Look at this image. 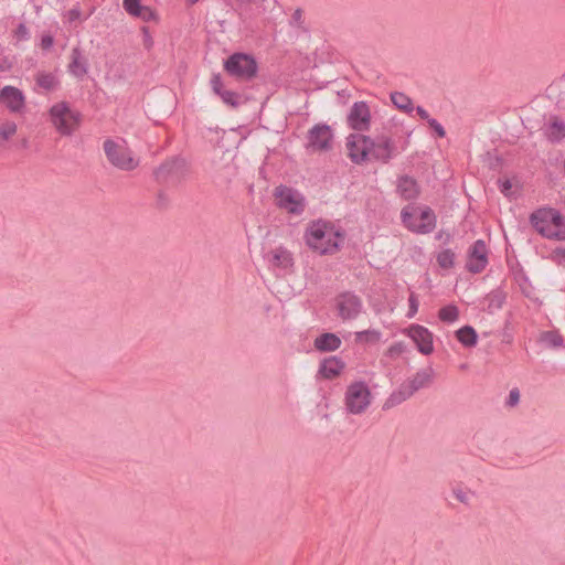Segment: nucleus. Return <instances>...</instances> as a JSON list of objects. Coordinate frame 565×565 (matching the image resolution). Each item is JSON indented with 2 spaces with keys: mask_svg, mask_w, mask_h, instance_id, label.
Instances as JSON below:
<instances>
[{
  "mask_svg": "<svg viewBox=\"0 0 565 565\" xmlns=\"http://www.w3.org/2000/svg\"><path fill=\"white\" fill-rule=\"evenodd\" d=\"M370 152L371 158L387 163L393 157L396 156V147L391 138L380 136L376 139L371 138Z\"/></svg>",
  "mask_w": 565,
  "mask_h": 565,
  "instance_id": "obj_12",
  "label": "nucleus"
},
{
  "mask_svg": "<svg viewBox=\"0 0 565 565\" xmlns=\"http://www.w3.org/2000/svg\"><path fill=\"white\" fill-rule=\"evenodd\" d=\"M14 33H15V36L20 40L26 41L30 39L29 29L26 28V25L24 23H20L18 25V28L15 29Z\"/></svg>",
  "mask_w": 565,
  "mask_h": 565,
  "instance_id": "obj_39",
  "label": "nucleus"
},
{
  "mask_svg": "<svg viewBox=\"0 0 565 565\" xmlns=\"http://www.w3.org/2000/svg\"><path fill=\"white\" fill-rule=\"evenodd\" d=\"M53 43H54V39L51 34H44L41 39V47L43 50L51 49Z\"/></svg>",
  "mask_w": 565,
  "mask_h": 565,
  "instance_id": "obj_44",
  "label": "nucleus"
},
{
  "mask_svg": "<svg viewBox=\"0 0 565 565\" xmlns=\"http://www.w3.org/2000/svg\"><path fill=\"white\" fill-rule=\"evenodd\" d=\"M307 245L321 255H332L340 248V243L344 238V233L326 221L312 222L306 231Z\"/></svg>",
  "mask_w": 565,
  "mask_h": 565,
  "instance_id": "obj_1",
  "label": "nucleus"
},
{
  "mask_svg": "<svg viewBox=\"0 0 565 565\" xmlns=\"http://www.w3.org/2000/svg\"><path fill=\"white\" fill-rule=\"evenodd\" d=\"M545 134L551 141L558 142L565 138V124L557 117H553Z\"/></svg>",
  "mask_w": 565,
  "mask_h": 565,
  "instance_id": "obj_27",
  "label": "nucleus"
},
{
  "mask_svg": "<svg viewBox=\"0 0 565 565\" xmlns=\"http://www.w3.org/2000/svg\"><path fill=\"white\" fill-rule=\"evenodd\" d=\"M407 335L415 342L417 350L424 354L429 355L434 351L433 333L425 327L419 324H412L406 330Z\"/></svg>",
  "mask_w": 565,
  "mask_h": 565,
  "instance_id": "obj_14",
  "label": "nucleus"
},
{
  "mask_svg": "<svg viewBox=\"0 0 565 565\" xmlns=\"http://www.w3.org/2000/svg\"><path fill=\"white\" fill-rule=\"evenodd\" d=\"M381 339V332L379 330H364L355 333V340L358 342H370L375 343Z\"/></svg>",
  "mask_w": 565,
  "mask_h": 565,
  "instance_id": "obj_34",
  "label": "nucleus"
},
{
  "mask_svg": "<svg viewBox=\"0 0 565 565\" xmlns=\"http://www.w3.org/2000/svg\"><path fill=\"white\" fill-rule=\"evenodd\" d=\"M50 116L53 125L62 135H71L78 126V115L72 111L64 102L53 105Z\"/></svg>",
  "mask_w": 565,
  "mask_h": 565,
  "instance_id": "obj_7",
  "label": "nucleus"
},
{
  "mask_svg": "<svg viewBox=\"0 0 565 565\" xmlns=\"http://www.w3.org/2000/svg\"><path fill=\"white\" fill-rule=\"evenodd\" d=\"M274 195L278 207L295 215L303 213L306 209V199L298 190L286 185H279L275 189Z\"/></svg>",
  "mask_w": 565,
  "mask_h": 565,
  "instance_id": "obj_5",
  "label": "nucleus"
},
{
  "mask_svg": "<svg viewBox=\"0 0 565 565\" xmlns=\"http://www.w3.org/2000/svg\"><path fill=\"white\" fill-rule=\"evenodd\" d=\"M428 125L437 134L438 137L443 138L446 135V131L444 127L436 120V119H428Z\"/></svg>",
  "mask_w": 565,
  "mask_h": 565,
  "instance_id": "obj_40",
  "label": "nucleus"
},
{
  "mask_svg": "<svg viewBox=\"0 0 565 565\" xmlns=\"http://www.w3.org/2000/svg\"><path fill=\"white\" fill-rule=\"evenodd\" d=\"M153 174L159 183L178 184L188 177L189 166L185 159L173 157L161 163Z\"/></svg>",
  "mask_w": 565,
  "mask_h": 565,
  "instance_id": "obj_4",
  "label": "nucleus"
},
{
  "mask_svg": "<svg viewBox=\"0 0 565 565\" xmlns=\"http://www.w3.org/2000/svg\"><path fill=\"white\" fill-rule=\"evenodd\" d=\"M416 113H417V115H418L422 119H424V120H427V121H428V119H431V118L429 117L428 111H427L425 108H423L422 106H417V107H416Z\"/></svg>",
  "mask_w": 565,
  "mask_h": 565,
  "instance_id": "obj_48",
  "label": "nucleus"
},
{
  "mask_svg": "<svg viewBox=\"0 0 565 565\" xmlns=\"http://www.w3.org/2000/svg\"><path fill=\"white\" fill-rule=\"evenodd\" d=\"M435 371L431 366H426L424 369L418 370L412 377L406 380L404 384L414 395L422 388L429 387L434 381Z\"/></svg>",
  "mask_w": 565,
  "mask_h": 565,
  "instance_id": "obj_17",
  "label": "nucleus"
},
{
  "mask_svg": "<svg viewBox=\"0 0 565 565\" xmlns=\"http://www.w3.org/2000/svg\"><path fill=\"white\" fill-rule=\"evenodd\" d=\"M541 341L550 348H559L563 345V337L555 331H546L542 333Z\"/></svg>",
  "mask_w": 565,
  "mask_h": 565,
  "instance_id": "obj_32",
  "label": "nucleus"
},
{
  "mask_svg": "<svg viewBox=\"0 0 565 565\" xmlns=\"http://www.w3.org/2000/svg\"><path fill=\"white\" fill-rule=\"evenodd\" d=\"M520 401V392L518 388H513L510 391L509 393V397H508V401H507V405L508 406H515Z\"/></svg>",
  "mask_w": 565,
  "mask_h": 565,
  "instance_id": "obj_41",
  "label": "nucleus"
},
{
  "mask_svg": "<svg viewBox=\"0 0 565 565\" xmlns=\"http://www.w3.org/2000/svg\"><path fill=\"white\" fill-rule=\"evenodd\" d=\"M437 263L444 269H449L455 265V253L447 248L438 253Z\"/></svg>",
  "mask_w": 565,
  "mask_h": 565,
  "instance_id": "obj_33",
  "label": "nucleus"
},
{
  "mask_svg": "<svg viewBox=\"0 0 565 565\" xmlns=\"http://www.w3.org/2000/svg\"><path fill=\"white\" fill-rule=\"evenodd\" d=\"M452 493L459 502L468 504L469 495L462 489H454Z\"/></svg>",
  "mask_w": 565,
  "mask_h": 565,
  "instance_id": "obj_43",
  "label": "nucleus"
},
{
  "mask_svg": "<svg viewBox=\"0 0 565 565\" xmlns=\"http://www.w3.org/2000/svg\"><path fill=\"white\" fill-rule=\"evenodd\" d=\"M122 7L129 14L137 17V14H140L143 6L140 0H122Z\"/></svg>",
  "mask_w": 565,
  "mask_h": 565,
  "instance_id": "obj_35",
  "label": "nucleus"
},
{
  "mask_svg": "<svg viewBox=\"0 0 565 565\" xmlns=\"http://www.w3.org/2000/svg\"><path fill=\"white\" fill-rule=\"evenodd\" d=\"M159 198L161 199V201H164V198L162 194H159Z\"/></svg>",
  "mask_w": 565,
  "mask_h": 565,
  "instance_id": "obj_52",
  "label": "nucleus"
},
{
  "mask_svg": "<svg viewBox=\"0 0 565 565\" xmlns=\"http://www.w3.org/2000/svg\"><path fill=\"white\" fill-rule=\"evenodd\" d=\"M408 301H409V311H408V313H407V317H409V318H411V317H413V316L417 312V310H418V301H417V299H416V297H415V295H414V294H412V295L409 296Z\"/></svg>",
  "mask_w": 565,
  "mask_h": 565,
  "instance_id": "obj_42",
  "label": "nucleus"
},
{
  "mask_svg": "<svg viewBox=\"0 0 565 565\" xmlns=\"http://www.w3.org/2000/svg\"><path fill=\"white\" fill-rule=\"evenodd\" d=\"M307 149L312 152L329 151L332 148L333 134L327 124H317L307 134Z\"/></svg>",
  "mask_w": 565,
  "mask_h": 565,
  "instance_id": "obj_9",
  "label": "nucleus"
},
{
  "mask_svg": "<svg viewBox=\"0 0 565 565\" xmlns=\"http://www.w3.org/2000/svg\"><path fill=\"white\" fill-rule=\"evenodd\" d=\"M511 188L512 183L510 180L507 179L501 183L500 190L504 195H509V191L511 190Z\"/></svg>",
  "mask_w": 565,
  "mask_h": 565,
  "instance_id": "obj_47",
  "label": "nucleus"
},
{
  "mask_svg": "<svg viewBox=\"0 0 565 565\" xmlns=\"http://www.w3.org/2000/svg\"><path fill=\"white\" fill-rule=\"evenodd\" d=\"M488 264L487 259V246L482 239H478L473 243L469 250V260L467 268L470 273H481Z\"/></svg>",
  "mask_w": 565,
  "mask_h": 565,
  "instance_id": "obj_16",
  "label": "nucleus"
},
{
  "mask_svg": "<svg viewBox=\"0 0 565 565\" xmlns=\"http://www.w3.org/2000/svg\"><path fill=\"white\" fill-rule=\"evenodd\" d=\"M438 318L443 322L452 323L459 318V309L455 305L445 306L439 310Z\"/></svg>",
  "mask_w": 565,
  "mask_h": 565,
  "instance_id": "obj_31",
  "label": "nucleus"
},
{
  "mask_svg": "<svg viewBox=\"0 0 565 565\" xmlns=\"http://www.w3.org/2000/svg\"><path fill=\"white\" fill-rule=\"evenodd\" d=\"M371 137L351 134L347 139L348 156L352 162L361 164L369 159Z\"/></svg>",
  "mask_w": 565,
  "mask_h": 565,
  "instance_id": "obj_11",
  "label": "nucleus"
},
{
  "mask_svg": "<svg viewBox=\"0 0 565 565\" xmlns=\"http://www.w3.org/2000/svg\"><path fill=\"white\" fill-rule=\"evenodd\" d=\"M290 24L297 28H303L302 10L296 9L291 15Z\"/></svg>",
  "mask_w": 565,
  "mask_h": 565,
  "instance_id": "obj_37",
  "label": "nucleus"
},
{
  "mask_svg": "<svg viewBox=\"0 0 565 565\" xmlns=\"http://www.w3.org/2000/svg\"><path fill=\"white\" fill-rule=\"evenodd\" d=\"M68 72L79 79H82L88 72L87 60L83 56L81 49L77 46L72 50Z\"/></svg>",
  "mask_w": 565,
  "mask_h": 565,
  "instance_id": "obj_20",
  "label": "nucleus"
},
{
  "mask_svg": "<svg viewBox=\"0 0 565 565\" xmlns=\"http://www.w3.org/2000/svg\"><path fill=\"white\" fill-rule=\"evenodd\" d=\"M344 367L345 363L341 359L329 356L320 363L319 373L322 377L331 380L340 375Z\"/></svg>",
  "mask_w": 565,
  "mask_h": 565,
  "instance_id": "obj_21",
  "label": "nucleus"
},
{
  "mask_svg": "<svg viewBox=\"0 0 565 565\" xmlns=\"http://www.w3.org/2000/svg\"><path fill=\"white\" fill-rule=\"evenodd\" d=\"M547 228L548 231L544 237L556 241H565V218L557 210L551 218Z\"/></svg>",
  "mask_w": 565,
  "mask_h": 565,
  "instance_id": "obj_22",
  "label": "nucleus"
},
{
  "mask_svg": "<svg viewBox=\"0 0 565 565\" xmlns=\"http://www.w3.org/2000/svg\"><path fill=\"white\" fill-rule=\"evenodd\" d=\"M107 160L117 169L124 171L135 170L139 161L134 158L132 152L125 142H117L113 139H106L103 145Z\"/></svg>",
  "mask_w": 565,
  "mask_h": 565,
  "instance_id": "obj_3",
  "label": "nucleus"
},
{
  "mask_svg": "<svg viewBox=\"0 0 565 565\" xmlns=\"http://www.w3.org/2000/svg\"><path fill=\"white\" fill-rule=\"evenodd\" d=\"M212 90L220 96L222 102L232 107L237 108L244 103V97L234 90L226 89L223 85L222 78L220 74H214L210 81Z\"/></svg>",
  "mask_w": 565,
  "mask_h": 565,
  "instance_id": "obj_15",
  "label": "nucleus"
},
{
  "mask_svg": "<svg viewBox=\"0 0 565 565\" xmlns=\"http://www.w3.org/2000/svg\"><path fill=\"white\" fill-rule=\"evenodd\" d=\"M411 396H413L412 392L408 391L404 383H402L396 391H394L384 402L383 409L393 408L402 404L403 402L407 401Z\"/></svg>",
  "mask_w": 565,
  "mask_h": 565,
  "instance_id": "obj_25",
  "label": "nucleus"
},
{
  "mask_svg": "<svg viewBox=\"0 0 565 565\" xmlns=\"http://www.w3.org/2000/svg\"><path fill=\"white\" fill-rule=\"evenodd\" d=\"M268 262L275 267L287 268L291 266L292 258L287 249L280 247L268 254Z\"/></svg>",
  "mask_w": 565,
  "mask_h": 565,
  "instance_id": "obj_26",
  "label": "nucleus"
},
{
  "mask_svg": "<svg viewBox=\"0 0 565 565\" xmlns=\"http://www.w3.org/2000/svg\"><path fill=\"white\" fill-rule=\"evenodd\" d=\"M405 345L402 342L394 343L387 350V355L391 358H395L401 355L404 352Z\"/></svg>",
  "mask_w": 565,
  "mask_h": 565,
  "instance_id": "obj_38",
  "label": "nucleus"
},
{
  "mask_svg": "<svg viewBox=\"0 0 565 565\" xmlns=\"http://www.w3.org/2000/svg\"><path fill=\"white\" fill-rule=\"evenodd\" d=\"M371 404V392L364 382L352 383L345 393V406L351 414H362Z\"/></svg>",
  "mask_w": 565,
  "mask_h": 565,
  "instance_id": "obj_6",
  "label": "nucleus"
},
{
  "mask_svg": "<svg viewBox=\"0 0 565 565\" xmlns=\"http://www.w3.org/2000/svg\"><path fill=\"white\" fill-rule=\"evenodd\" d=\"M397 191L405 200H415L419 194V186L416 180L408 175L398 179Z\"/></svg>",
  "mask_w": 565,
  "mask_h": 565,
  "instance_id": "obj_23",
  "label": "nucleus"
},
{
  "mask_svg": "<svg viewBox=\"0 0 565 565\" xmlns=\"http://www.w3.org/2000/svg\"><path fill=\"white\" fill-rule=\"evenodd\" d=\"M555 209L551 207H542L536 211H534L530 215V223L531 225L540 233L542 236H545L546 232L548 231V225L551 222V218L553 217L555 213Z\"/></svg>",
  "mask_w": 565,
  "mask_h": 565,
  "instance_id": "obj_19",
  "label": "nucleus"
},
{
  "mask_svg": "<svg viewBox=\"0 0 565 565\" xmlns=\"http://www.w3.org/2000/svg\"><path fill=\"white\" fill-rule=\"evenodd\" d=\"M338 316L342 320H354L363 309L362 299L352 291H343L335 297Z\"/></svg>",
  "mask_w": 565,
  "mask_h": 565,
  "instance_id": "obj_10",
  "label": "nucleus"
},
{
  "mask_svg": "<svg viewBox=\"0 0 565 565\" xmlns=\"http://www.w3.org/2000/svg\"><path fill=\"white\" fill-rule=\"evenodd\" d=\"M341 339L331 332L322 333L315 339V348L320 352H332L340 348Z\"/></svg>",
  "mask_w": 565,
  "mask_h": 565,
  "instance_id": "obj_24",
  "label": "nucleus"
},
{
  "mask_svg": "<svg viewBox=\"0 0 565 565\" xmlns=\"http://www.w3.org/2000/svg\"><path fill=\"white\" fill-rule=\"evenodd\" d=\"M17 132V125L12 121H8L0 125V140H9Z\"/></svg>",
  "mask_w": 565,
  "mask_h": 565,
  "instance_id": "obj_36",
  "label": "nucleus"
},
{
  "mask_svg": "<svg viewBox=\"0 0 565 565\" xmlns=\"http://www.w3.org/2000/svg\"><path fill=\"white\" fill-rule=\"evenodd\" d=\"M0 102L11 111L17 113L24 106V96L19 88L8 85L0 90Z\"/></svg>",
  "mask_w": 565,
  "mask_h": 565,
  "instance_id": "obj_18",
  "label": "nucleus"
},
{
  "mask_svg": "<svg viewBox=\"0 0 565 565\" xmlns=\"http://www.w3.org/2000/svg\"><path fill=\"white\" fill-rule=\"evenodd\" d=\"M457 340L465 347L471 348L477 344V332L470 326H465L456 331Z\"/></svg>",
  "mask_w": 565,
  "mask_h": 565,
  "instance_id": "obj_28",
  "label": "nucleus"
},
{
  "mask_svg": "<svg viewBox=\"0 0 565 565\" xmlns=\"http://www.w3.org/2000/svg\"><path fill=\"white\" fill-rule=\"evenodd\" d=\"M504 296L501 291L494 292L491 298V303H495L498 308L502 306Z\"/></svg>",
  "mask_w": 565,
  "mask_h": 565,
  "instance_id": "obj_46",
  "label": "nucleus"
},
{
  "mask_svg": "<svg viewBox=\"0 0 565 565\" xmlns=\"http://www.w3.org/2000/svg\"><path fill=\"white\" fill-rule=\"evenodd\" d=\"M391 100L396 108H398L405 113H412L414 109L412 99L404 93H401V92L392 93Z\"/></svg>",
  "mask_w": 565,
  "mask_h": 565,
  "instance_id": "obj_29",
  "label": "nucleus"
},
{
  "mask_svg": "<svg viewBox=\"0 0 565 565\" xmlns=\"http://www.w3.org/2000/svg\"><path fill=\"white\" fill-rule=\"evenodd\" d=\"M35 81L41 88L47 92L55 89L58 84L56 76L52 73L46 72L38 73Z\"/></svg>",
  "mask_w": 565,
  "mask_h": 565,
  "instance_id": "obj_30",
  "label": "nucleus"
},
{
  "mask_svg": "<svg viewBox=\"0 0 565 565\" xmlns=\"http://www.w3.org/2000/svg\"><path fill=\"white\" fill-rule=\"evenodd\" d=\"M199 0H189L190 4L196 3Z\"/></svg>",
  "mask_w": 565,
  "mask_h": 565,
  "instance_id": "obj_50",
  "label": "nucleus"
},
{
  "mask_svg": "<svg viewBox=\"0 0 565 565\" xmlns=\"http://www.w3.org/2000/svg\"><path fill=\"white\" fill-rule=\"evenodd\" d=\"M159 198L161 199V201H164V198L162 194H159Z\"/></svg>",
  "mask_w": 565,
  "mask_h": 565,
  "instance_id": "obj_51",
  "label": "nucleus"
},
{
  "mask_svg": "<svg viewBox=\"0 0 565 565\" xmlns=\"http://www.w3.org/2000/svg\"><path fill=\"white\" fill-rule=\"evenodd\" d=\"M79 15H81V11L78 9H71L68 11L70 21H74V20L78 19Z\"/></svg>",
  "mask_w": 565,
  "mask_h": 565,
  "instance_id": "obj_49",
  "label": "nucleus"
},
{
  "mask_svg": "<svg viewBox=\"0 0 565 565\" xmlns=\"http://www.w3.org/2000/svg\"><path fill=\"white\" fill-rule=\"evenodd\" d=\"M401 217L408 230L418 234H428L436 226V216L429 207L423 210L418 218L414 217L409 207H405L402 210Z\"/></svg>",
  "mask_w": 565,
  "mask_h": 565,
  "instance_id": "obj_8",
  "label": "nucleus"
},
{
  "mask_svg": "<svg viewBox=\"0 0 565 565\" xmlns=\"http://www.w3.org/2000/svg\"><path fill=\"white\" fill-rule=\"evenodd\" d=\"M153 17V11L149 8L143 6L142 10H140V14H137V18H141L145 21H149Z\"/></svg>",
  "mask_w": 565,
  "mask_h": 565,
  "instance_id": "obj_45",
  "label": "nucleus"
},
{
  "mask_svg": "<svg viewBox=\"0 0 565 565\" xmlns=\"http://www.w3.org/2000/svg\"><path fill=\"white\" fill-rule=\"evenodd\" d=\"M224 71L236 81L248 82L256 77L258 64L254 56L246 53H233L224 61Z\"/></svg>",
  "mask_w": 565,
  "mask_h": 565,
  "instance_id": "obj_2",
  "label": "nucleus"
},
{
  "mask_svg": "<svg viewBox=\"0 0 565 565\" xmlns=\"http://www.w3.org/2000/svg\"><path fill=\"white\" fill-rule=\"evenodd\" d=\"M349 126L356 131H366L371 124V111L365 102H356L348 115Z\"/></svg>",
  "mask_w": 565,
  "mask_h": 565,
  "instance_id": "obj_13",
  "label": "nucleus"
}]
</instances>
